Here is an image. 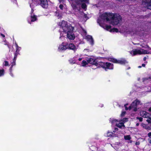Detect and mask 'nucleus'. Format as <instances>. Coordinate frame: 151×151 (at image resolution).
<instances>
[{
    "label": "nucleus",
    "instance_id": "nucleus-1",
    "mask_svg": "<svg viewBox=\"0 0 151 151\" xmlns=\"http://www.w3.org/2000/svg\"><path fill=\"white\" fill-rule=\"evenodd\" d=\"M101 19L106 20L109 23L113 25H117L122 20V17L119 14L110 13H104L98 20V23L100 24L101 22Z\"/></svg>",
    "mask_w": 151,
    "mask_h": 151
},
{
    "label": "nucleus",
    "instance_id": "nucleus-2",
    "mask_svg": "<svg viewBox=\"0 0 151 151\" xmlns=\"http://www.w3.org/2000/svg\"><path fill=\"white\" fill-rule=\"evenodd\" d=\"M58 24L60 26V31L63 32L65 34L71 31H73L74 29L73 27L65 21H63L62 22H59Z\"/></svg>",
    "mask_w": 151,
    "mask_h": 151
},
{
    "label": "nucleus",
    "instance_id": "nucleus-3",
    "mask_svg": "<svg viewBox=\"0 0 151 151\" xmlns=\"http://www.w3.org/2000/svg\"><path fill=\"white\" fill-rule=\"evenodd\" d=\"M130 54L132 56H134L136 55H142L149 54L150 52L147 50L143 49H134L132 51L130 52Z\"/></svg>",
    "mask_w": 151,
    "mask_h": 151
},
{
    "label": "nucleus",
    "instance_id": "nucleus-4",
    "mask_svg": "<svg viewBox=\"0 0 151 151\" xmlns=\"http://www.w3.org/2000/svg\"><path fill=\"white\" fill-rule=\"evenodd\" d=\"M140 103V101L138 100H136L134 101L132 104L128 108L127 107V106L128 105V104H126L124 105V106L126 110L128 109L130 110L131 109L133 108V111H136L137 110V106Z\"/></svg>",
    "mask_w": 151,
    "mask_h": 151
},
{
    "label": "nucleus",
    "instance_id": "nucleus-5",
    "mask_svg": "<svg viewBox=\"0 0 151 151\" xmlns=\"http://www.w3.org/2000/svg\"><path fill=\"white\" fill-rule=\"evenodd\" d=\"M140 115L141 116L144 117L148 118L146 121L148 123H151V114L150 115L146 111H142L140 112Z\"/></svg>",
    "mask_w": 151,
    "mask_h": 151
},
{
    "label": "nucleus",
    "instance_id": "nucleus-6",
    "mask_svg": "<svg viewBox=\"0 0 151 151\" xmlns=\"http://www.w3.org/2000/svg\"><path fill=\"white\" fill-rule=\"evenodd\" d=\"M100 65L103 68H105L106 71H107V69H113V65L110 63H101Z\"/></svg>",
    "mask_w": 151,
    "mask_h": 151
},
{
    "label": "nucleus",
    "instance_id": "nucleus-7",
    "mask_svg": "<svg viewBox=\"0 0 151 151\" xmlns=\"http://www.w3.org/2000/svg\"><path fill=\"white\" fill-rule=\"evenodd\" d=\"M127 121L128 119L126 118H125L119 120V123H116V126L120 128H122V127H123L124 128L125 127L124 123Z\"/></svg>",
    "mask_w": 151,
    "mask_h": 151
},
{
    "label": "nucleus",
    "instance_id": "nucleus-8",
    "mask_svg": "<svg viewBox=\"0 0 151 151\" xmlns=\"http://www.w3.org/2000/svg\"><path fill=\"white\" fill-rule=\"evenodd\" d=\"M83 32L85 35V38L89 42V43L91 45H93L94 44V42L93 40L92 37L91 36L89 35H86V32L85 30H83Z\"/></svg>",
    "mask_w": 151,
    "mask_h": 151
},
{
    "label": "nucleus",
    "instance_id": "nucleus-9",
    "mask_svg": "<svg viewBox=\"0 0 151 151\" xmlns=\"http://www.w3.org/2000/svg\"><path fill=\"white\" fill-rule=\"evenodd\" d=\"M111 61L113 63H118L121 64H124L128 63V62L124 59H121L119 60L112 59Z\"/></svg>",
    "mask_w": 151,
    "mask_h": 151
},
{
    "label": "nucleus",
    "instance_id": "nucleus-10",
    "mask_svg": "<svg viewBox=\"0 0 151 151\" xmlns=\"http://www.w3.org/2000/svg\"><path fill=\"white\" fill-rule=\"evenodd\" d=\"M68 48V45L66 43L63 42L62 44L59 45L58 48V50L61 52L65 50Z\"/></svg>",
    "mask_w": 151,
    "mask_h": 151
},
{
    "label": "nucleus",
    "instance_id": "nucleus-11",
    "mask_svg": "<svg viewBox=\"0 0 151 151\" xmlns=\"http://www.w3.org/2000/svg\"><path fill=\"white\" fill-rule=\"evenodd\" d=\"M86 61L88 63H90L92 65H97V64L96 60L91 58H89L86 59Z\"/></svg>",
    "mask_w": 151,
    "mask_h": 151
},
{
    "label": "nucleus",
    "instance_id": "nucleus-12",
    "mask_svg": "<svg viewBox=\"0 0 151 151\" xmlns=\"http://www.w3.org/2000/svg\"><path fill=\"white\" fill-rule=\"evenodd\" d=\"M103 27L105 29H106L107 30H109L110 29V32H117L118 31V29L116 28H113L112 29H111V26H109L106 25Z\"/></svg>",
    "mask_w": 151,
    "mask_h": 151
},
{
    "label": "nucleus",
    "instance_id": "nucleus-13",
    "mask_svg": "<svg viewBox=\"0 0 151 151\" xmlns=\"http://www.w3.org/2000/svg\"><path fill=\"white\" fill-rule=\"evenodd\" d=\"M73 31L69 32L67 34V37L70 40H74L75 37V36L72 32Z\"/></svg>",
    "mask_w": 151,
    "mask_h": 151
},
{
    "label": "nucleus",
    "instance_id": "nucleus-14",
    "mask_svg": "<svg viewBox=\"0 0 151 151\" xmlns=\"http://www.w3.org/2000/svg\"><path fill=\"white\" fill-rule=\"evenodd\" d=\"M41 2L40 4L43 8H46L48 6L47 0H40Z\"/></svg>",
    "mask_w": 151,
    "mask_h": 151
},
{
    "label": "nucleus",
    "instance_id": "nucleus-15",
    "mask_svg": "<svg viewBox=\"0 0 151 151\" xmlns=\"http://www.w3.org/2000/svg\"><path fill=\"white\" fill-rule=\"evenodd\" d=\"M68 48L74 50H76L75 46L72 43H70L68 45Z\"/></svg>",
    "mask_w": 151,
    "mask_h": 151
},
{
    "label": "nucleus",
    "instance_id": "nucleus-16",
    "mask_svg": "<svg viewBox=\"0 0 151 151\" xmlns=\"http://www.w3.org/2000/svg\"><path fill=\"white\" fill-rule=\"evenodd\" d=\"M145 1L146 3L148 4V6H147V8L151 10V0H145Z\"/></svg>",
    "mask_w": 151,
    "mask_h": 151
},
{
    "label": "nucleus",
    "instance_id": "nucleus-17",
    "mask_svg": "<svg viewBox=\"0 0 151 151\" xmlns=\"http://www.w3.org/2000/svg\"><path fill=\"white\" fill-rule=\"evenodd\" d=\"M110 122L112 124H115L116 125V123H117L119 122V121H118L117 120L111 119H110Z\"/></svg>",
    "mask_w": 151,
    "mask_h": 151
},
{
    "label": "nucleus",
    "instance_id": "nucleus-18",
    "mask_svg": "<svg viewBox=\"0 0 151 151\" xmlns=\"http://www.w3.org/2000/svg\"><path fill=\"white\" fill-rule=\"evenodd\" d=\"M31 21L32 22H34L36 20V17L35 15H33L31 14Z\"/></svg>",
    "mask_w": 151,
    "mask_h": 151
},
{
    "label": "nucleus",
    "instance_id": "nucleus-19",
    "mask_svg": "<svg viewBox=\"0 0 151 151\" xmlns=\"http://www.w3.org/2000/svg\"><path fill=\"white\" fill-rule=\"evenodd\" d=\"M88 63L87 61H86L85 60H83L82 61V63H81L82 65L83 66H84L86 65H87Z\"/></svg>",
    "mask_w": 151,
    "mask_h": 151
},
{
    "label": "nucleus",
    "instance_id": "nucleus-20",
    "mask_svg": "<svg viewBox=\"0 0 151 151\" xmlns=\"http://www.w3.org/2000/svg\"><path fill=\"white\" fill-rule=\"evenodd\" d=\"M148 136L149 137V138L148 139L149 142L151 144V132H149L148 134Z\"/></svg>",
    "mask_w": 151,
    "mask_h": 151
},
{
    "label": "nucleus",
    "instance_id": "nucleus-21",
    "mask_svg": "<svg viewBox=\"0 0 151 151\" xmlns=\"http://www.w3.org/2000/svg\"><path fill=\"white\" fill-rule=\"evenodd\" d=\"M124 138L125 139L127 140H129L131 139V137L129 135L124 136Z\"/></svg>",
    "mask_w": 151,
    "mask_h": 151
},
{
    "label": "nucleus",
    "instance_id": "nucleus-22",
    "mask_svg": "<svg viewBox=\"0 0 151 151\" xmlns=\"http://www.w3.org/2000/svg\"><path fill=\"white\" fill-rule=\"evenodd\" d=\"M18 53H15L14 56V60H13L14 62V65H15V61H16L17 56V55H18Z\"/></svg>",
    "mask_w": 151,
    "mask_h": 151
},
{
    "label": "nucleus",
    "instance_id": "nucleus-23",
    "mask_svg": "<svg viewBox=\"0 0 151 151\" xmlns=\"http://www.w3.org/2000/svg\"><path fill=\"white\" fill-rule=\"evenodd\" d=\"M4 74V70H0V77L2 76Z\"/></svg>",
    "mask_w": 151,
    "mask_h": 151
},
{
    "label": "nucleus",
    "instance_id": "nucleus-24",
    "mask_svg": "<svg viewBox=\"0 0 151 151\" xmlns=\"http://www.w3.org/2000/svg\"><path fill=\"white\" fill-rule=\"evenodd\" d=\"M81 7L83 9H85L86 7V5L85 4L83 3L81 5Z\"/></svg>",
    "mask_w": 151,
    "mask_h": 151
},
{
    "label": "nucleus",
    "instance_id": "nucleus-25",
    "mask_svg": "<svg viewBox=\"0 0 151 151\" xmlns=\"http://www.w3.org/2000/svg\"><path fill=\"white\" fill-rule=\"evenodd\" d=\"M145 129L148 130H150L151 129V127L147 125L145 127Z\"/></svg>",
    "mask_w": 151,
    "mask_h": 151
},
{
    "label": "nucleus",
    "instance_id": "nucleus-26",
    "mask_svg": "<svg viewBox=\"0 0 151 151\" xmlns=\"http://www.w3.org/2000/svg\"><path fill=\"white\" fill-rule=\"evenodd\" d=\"M137 119H139L140 122H142V118L141 117H137Z\"/></svg>",
    "mask_w": 151,
    "mask_h": 151
},
{
    "label": "nucleus",
    "instance_id": "nucleus-27",
    "mask_svg": "<svg viewBox=\"0 0 151 151\" xmlns=\"http://www.w3.org/2000/svg\"><path fill=\"white\" fill-rule=\"evenodd\" d=\"M9 65L8 62L7 61H5L4 65L5 66H7Z\"/></svg>",
    "mask_w": 151,
    "mask_h": 151
},
{
    "label": "nucleus",
    "instance_id": "nucleus-28",
    "mask_svg": "<svg viewBox=\"0 0 151 151\" xmlns=\"http://www.w3.org/2000/svg\"><path fill=\"white\" fill-rule=\"evenodd\" d=\"M71 6L72 7V8H73V9H76V5L74 4H72L71 5Z\"/></svg>",
    "mask_w": 151,
    "mask_h": 151
},
{
    "label": "nucleus",
    "instance_id": "nucleus-29",
    "mask_svg": "<svg viewBox=\"0 0 151 151\" xmlns=\"http://www.w3.org/2000/svg\"><path fill=\"white\" fill-rule=\"evenodd\" d=\"M19 48H16V50L15 53H18L19 50Z\"/></svg>",
    "mask_w": 151,
    "mask_h": 151
},
{
    "label": "nucleus",
    "instance_id": "nucleus-30",
    "mask_svg": "<svg viewBox=\"0 0 151 151\" xmlns=\"http://www.w3.org/2000/svg\"><path fill=\"white\" fill-rule=\"evenodd\" d=\"M141 126L143 127V128H145V127L147 125L144 124H141Z\"/></svg>",
    "mask_w": 151,
    "mask_h": 151
},
{
    "label": "nucleus",
    "instance_id": "nucleus-31",
    "mask_svg": "<svg viewBox=\"0 0 151 151\" xmlns=\"http://www.w3.org/2000/svg\"><path fill=\"white\" fill-rule=\"evenodd\" d=\"M63 5L60 4L59 6V7L62 10L63 9Z\"/></svg>",
    "mask_w": 151,
    "mask_h": 151
},
{
    "label": "nucleus",
    "instance_id": "nucleus-32",
    "mask_svg": "<svg viewBox=\"0 0 151 151\" xmlns=\"http://www.w3.org/2000/svg\"><path fill=\"white\" fill-rule=\"evenodd\" d=\"M126 112L125 111L122 112L121 114V116H124Z\"/></svg>",
    "mask_w": 151,
    "mask_h": 151
},
{
    "label": "nucleus",
    "instance_id": "nucleus-33",
    "mask_svg": "<svg viewBox=\"0 0 151 151\" xmlns=\"http://www.w3.org/2000/svg\"><path fill=\"white\" fill-rule=\"evenodd\" d=\"M30 6L32 8V13H33V7H32V4H30Z\"/></svg>",
    "mask_w": 151,
    "mask_h": 151
},
{
    "label": "nucleus",
    "instance_id": "nucleus-34",
    "mask_svg": "<svg viewBox=\"0 0 151 151\" xmlns=\"http://www.w3.org/2000/svg\"><path fill=\"white\" fill-rule=\"evenodd\" d=\"M14 61L13 60V62H12V66H11V67L10 68V69H11V68H12V66L14 65Z\"/></svg>",
    "mask_w": 151,
    "mask_h": 151
},
{
    "label": "nucleus",
    "instance_id": "nucleus-35",
    "mask_svg": "<svg viewBox=\"0 0 151 151\" xmlns=\"http://www.w3.org/2000/svg\"><path fill=\"white\" fill-rule=\"evenodd\" d=\"M112 135L111 134H110V133L109 132H108L107 133V136H111Z\"/></svg>",
    "mask_w": 151,
    "mask_h": 151
},
{
    "label": "nucleus",
    "instance_id": "nucleus-36",
    "mask_svg": "<svg viewBox=\"0 0 151 151\" xmlns=\"http://www.w3.org/2000/svg\"><path fill=\"white\" fill-rule=\"evenodd\" d=\"M139 144H140L139 142H136L135 143V144L136 145H139Z\"/></svg>",
    "mask_w": 151,
    "mask_h": 151
},
{
    "label": "nucleus",
    "instance_id": "nucleus-37",
    "mask_svg": "<svg viewBox=\"0 0 151 151\" xmlns=\"http://www.w3.org/2000/svg\"><path fill=\"white\" fill-rule=\"evenodd\" d=\"M146 60V57H144L143 58V60L144 61H145Z\"/></svg>",
    "mask_w": 151,
    "mask_h": 151
},
{
    "label": "nucleus",
    "instance_id": "nucleus-38",
    "mask_svg": "<svg viewBox=\"0 0 151 151\" xmlns=\"http://www.w3.org/2000/svg\"><path fill=\"white\" fill-rule=\"evenodd\" d=\"M1 35L3 37H5V35L2 34H1Z\"/></svg>",
    "mask_w": 151,
    "mask_h": 151
},
{
    "label": "nucleus",
    "instance_id": "nucleus-39",
    "mask_svg": "<svg viewBox=\"0 0 151 151\" xmlns=\"http://www.w3.org/2000/svg\"><path fill=\"white\" fill-rule=\"evenodd\" d=\"M145 65L144 64H142V66H143V67H145Z\"/></svg>",
    "mask_w": 151,
    "mask_h": 151
},
{
    "label": "nucleus",
    "instance_id": "nucleus-40",
    "mask_svg": "<svg viewBox=\"0 0 151 151\" xmlns=\"http://www.w3.org/2000/svg\"><path fill=\"white\" fill-rule=\"evenodd\" d=\"M16 48H19V47L18 46V45L17 44H16Z\"/></svg>",
    "mask_w": 151,
    "mask_h": 151
},
{
    "label": "nucleus",
    "instance_id": "nucleus-41",
    "mask_svg": "<svg viewBox=\"0 0 151 151\" xmlns=\"http://www.w3.org/2000/svg\"><path fill=\"white\" fill-rule=\"evenodd\" d=\"M148 79L147 78H145V79L144 80V81H145L146 80H148Z\"/></svg>",
    "mask_w": 151,
    "mask_h": 151
},
{
    "label": "nucleus",
    "instance_id": "nucleus-42",
    "mask_svg": "<svg viewBox=\"0 0 151 151\" xmlns=\"http://www.w3.org/2000/svg\"><path fill=\"white\" fill-rule=\"evenodd\" d=\"M63 35V34H62V35H61V34H60V39L61 38V37H62V35Z\"/></svg>",
    "mask_w": 151,
    "mask_h": 151
},
{
    "label": "nucleus",
    "instance_id": "nucleus-43",
    "mask_svg": "<svg viewBox=\"0 0 151 151\" xmlns=\"http://www.w3.org/2000/svg\"><path fill=\"white\" fill-rule=\"evenodd\" d=\"M82 59L81 58H80L78 59V60L79 61H81L82 60Z\"/></svg>",
    "mask_w": 151,
    "mask_h": 151
},
{
    "label": "nucleus",
    "instance_id": "nucleus-44",
    "mask_svg": "<svg viewBox=\"0 0 151 151\" xmlns=\"http://www.w3.org/2000/svg\"><path fill=\"white\" fill-rule=\"evenodd\" d=\"M10 74L12 76H13V75L12 73H11Z\"/></svg>",
    "mask_w": 151,
    "mask_h": 151
},
{
    "label": "nucleus",
    "instance_id": "nucleus-45",
    "mask_svg": "<svg viewBox=\"0 0 151 151\" xmlns=\"http://www.w3.org/2000/svg\"><path fill=\"white\" fill-rule=\"evenodd\" d=\"M115 131H117L118 130V129L117 128H115Z\"/></svg>",
    "mask_w": 151,
    "mask_h": 151
},
{
    "label": "nucleus",
    "instance_id": "nucleus-46",
    "mask_svg": "<svg viewBox=\"0 0 151 151\" xmlns=\"http://www.w3.org/2000/svg\"><path fill=\"white\" fill-rule=\"evenodd\" d=\"M141 67V66H139L138 67V68H140Z\"/></svg>",
    "mask_w": 151,
    "mask_h": 151
},
{
    "label": "nucleus",
    "instance_id": "nucleus-47",
    "mask_svg": "<svg viewBox=\"0 0 151 151\" xmlns=\"http://www.w3.org/2000/svg\"><path fill=\"white\" fill-rule=\"evenodd\" d=\"M139 125V124L138 123H137L136 124V126H138Z\"/></svg>",
    "mask_w": 151,
    "mask_h": 151
},
{
    "label": "nucleus",
    "instance_id": "nucleus-48",
    "mask_svg": "<svg viewBox=\"0 0 151 151\" xmlns=\"http://www.w3.org/2000/svg\"><path fill=\"white\" fill-rule=\"evenodd\" d=\"M58 17H59V18H60L61 17V15H58Z\"/></svg>",
    "mask_w": 151,
    "mask_h": 151
},
{
    "label": "nucleus",
    "instance_id": "nucleus-49",
    "mask_svg": "<svg viewBox=\"0 0 151 151\" xmlns=\"http://www.w3.org/2000/svg\"><path fill=\"white\" fill-rule=\"evenodd\" d=\"M132 32L131 31L130 32V33H131V34H132Z\"/></svg>",
    "mask_w": 151,
    "mask_h": 151
},
{
    "label": "nucleus",
    "instance_id": "nucleus-50",
    "mask_svg": "<svg viewBox=\"0 0 151 151\" xmlns=\"http://www.w3.org/2000/svg\"><path fill=\"white\" fill-rule=\"evenodd\" d=\"M149 111H151V107L149 109Z\"/></svg>",
    "mask_w": 151,
    "mask_h": 151
},
{
    "label": "nucleus",
    "instance_id": "nucleus-51",
    "mask_svg": "<svg viewBox=\"0 0 151 151\" xmlns=\"http://www.w3.org/2000/svg\"><path fill=\"white\" fill-rule=\"evenodd\" d=\"M149 79H150L151 78L150 77H149Z\"/></svg>",
    "mask_w": 151,
    "mask_h": 151
},
{
    "label": "nucleus",
    "instance_id": "nucleus-52",
    "mask_svg": "<svg viewBox=\"0 0 151 151\" xmlns=\"http://www.w3.org/2000/svg\"><path fill=\"white\" fill-rule=\"evenodd\" d=\"M150 52V53L149 54H151V52Z\"/></svg>",
    "mask_w": 151,
    "mask_h": 151
}]
</instances>
